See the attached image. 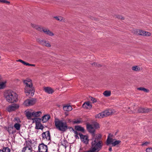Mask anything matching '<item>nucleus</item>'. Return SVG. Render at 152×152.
I'll use <instances>...</instances> for the list:
<instances>
[{
    "label": "nucleus",
    "mask_w": 152,
    "mask_h": 152,
    "mask_svg": "<svg viewBox=\"0 0 152 152\" xmlns=\"http://www.w3.org/2000/svg\"><path fill=\"white\" fill-rule=\"evenodd\" d=\"M101 135L98 134L96 136H94L92 138L91 149L94 152H98L100 150L103 145L102 141L100 140Z\"/></svg>",
    "instance_id": "f257e3e1"
},
{
    "label": "nucleus",
    "mask_w": 152,
    "mask_h": 152,
    "mask_svg": "<svg viewBox=\"0 0 152 152\" xmlns=\"http://www.w3.org/2000/svg\"><path fill=\"white\" fill-rule=\"evenodd\" d=\"M23 81L24 84L25 85V92L26 95L28 96L31 94V96H32L34 95V90L32 86V80L29 79L27 78Z\"/></svg>",
    "instance_id": "f03ea898"
},
{
    "label": "nucleus",
    "mask_w": 152,
    "mask_h": 152,
    "mask_svg": "<svg viewBox=\"0 0 152 152\" xmlns=\"http://www.w3.org/2000/svg\"><path fill=\"white\" fill-rule=\"evenodd\" d=\"M4 95L5 99L8 102L14 103L18 100L17 95L12 91H6L4 92Z\"/></svg>",
    "instance_id": "7ed1b4c3"
},
{
    "label": "nucleus",
    "mask_w": 152,
    "mask_h": 152,
    "mask_svg": "<svg viewBox=\"0 0 152 152\" xmlns=\"http://www.w3.org/2000/svg\"><path fill=\"white\" fill-rule=\"evenodd\" d=\"M55 123L56 129L60 131L64 132L68 129L66 123L63 121L56 119L55 120Z\"/></svg>",
    "instance_id": "20e7f679"
},
{
    "label": "nucleus",
    "mask_w": 152,
    "mask_h": 152,
    "mask_svg": "<svg viewBox=\"0 0 152 152\" xmlns=\"http://www.w3.org/2000/svg\"><path fill=\"white\" fill-rule=\"evenodd\" d=\"M115 113L113 110H109L104 111L95 115L96 118H102L103 117H107Z\"/></svg>",
    "instance_id": "39448f33"
},
{
    "label": "nucleus",
    "mask_w": 152,
    "mask_h": 152,
    "mask_svg": "<svg viewBox=\"0 0 152 152\" xmlns=\"http://www.w3.org/2000/svg\"><path fill=\"white\" fill-rule=\"evenodd\" d=\"M135 34L144 36H149L151 35V34L148 32L144 31L141 30L137 29L135 31Z\"/></svg>",
    "instance_id": "423d86ee"
},
{
    "label": "nucleus",
    "mask_w": 152,
    "mask_h": 152,
    "mask_svg": "<svg viewBox=\"0 0 152 152\" xmlns=\"http://www.w3.org/2000/svg\"><path fill=\"white\" fill-rule=\"evenodd\" d=\"M48 147L47 145H45L42 143L39 144L38 146L39 152H48Z\"/></svg>",
    "instance_id": "0eeeda50"
},
{
    "label": "nucleus",
    "mask_w": 152,
    "mask_h": 152,
    "mask_svg": "<svg viewBox=\"0 0 152 152\" xmlns=\"http://www.w3.org/2000/svg\"><path fill=\"white\" fill-rule=\"evenodd\" d=\"M36 102V99L32 98L30 99H27L25 100L24 103V105L27 106L32 105L34 104Z\"/></svg>",
    "instance_id": "6e6552de"
},
{
    "label": "nucleus",
    "mask_w": 152,
    "mask_h": 152,
    "mask_svg": "<svg viewBox=\"0 0 152 152\" xmlns=\"http://www.w3.org/2000/svg\"><path fill=\"white\" fill-rule=\"evenodd\" d=\"M19 105L17 104H12L8 106L7 108V110L9 112L14 111L19 108Z\"/></svg>",
    "instance_id": "1a4fd4ad"
},
{
    "label": "nucleus",
    "mask_w": 152,
    "mask_h": 152,
    "mask_svg": "<svg viewBox=\"0 0 152 152\" xmlns=\"http://www.w3.org/2000/svg\"><path fill=\"white\" fill-rule=\"evenodd\" d=\"M26 115L28 119H32L34 121V118H34L33 111L31 110L26 111Z\"/></svg>",
    "instance_id": "9d476101"
},
{
    "label": "nucleus",
    "mask_w": 152,
    "mask_h": 152,
    "mask_svg": "<svg viewBox=\"0 0 152 152\" xmlns=\"http://www.w3.org/2000/svg\"><path fill=\"white\" fill-rule=\"evenodd\" d=\"M40 31L42 32V31L45 34L48 35L49 36H53L54 35V34L48 28H40Z\"/></svg>",
    "instance_id": "9b49d317"
},
{
    "label": "nucleus",
    "mask_w": 152,
    "mask_h": 152,
    "mask_svg": "<svg viewBox=\"0 0 152 152\" xmlns=\"http://www.w3.org/2000/svg\"><path fill=\"white\" fill-rule=\"evenodd\" d=\"M79 135L82 142L86 144L88 143L89 139L87 136L83 135L81 133H79Z\"/></svg>",
    "instance_id": "f8f14e48"
},
{
    "label": "nucleus",
    "mask_w": 152,
    "mask_h": 152,
    "mask_svg": "<svg viewBox=\"0 0 152 152\" xmlns=\"http://www.w3.org/2000/svg\"><path fill=\"white\" fill-rule=\"evenodd\" d=\"M87 128L89 132L92 134L93 137L94 136H96L97 135L95 134L94 133L95 129L93 125L89 124H87Z\"/></svg>",
    "instance_id": "ddd939ff"
},
{
    "label": "nucleus",
    "mask_w": 152,
    "mask_h": 152,
    "mask_svg": "<svg viewBox=\"0 0 152 152\" xmlns=\"http://www.w3.org/2000/svg\"><path fill=\"white\" fill-rule=\"evenodd\" d=\"M39 118H34V121L36 122V127L35 128L37 129H43V126L42 124L38 122L39 120H40Z\"/></svg>",
    "instance_id": "4468645a"
},
{
    "label": "nucleus",
    "mask_w": 152,
    "mask_h": 152,
    "mask_svg": "<svg viewBox=\"0 0 152 152\" xmlns=\"http://www.w3.org/2000/svg\"><path fill=\"white\" fill-rule=\"evenodd\" d=\"M42 139L45 140H50V133L49 131H47L44 132L42 134Z\"/></svg>",
    "instance_id": "2eb2a0df"
},
{
    "label": "nucleus",
    "mask_w": 152,
    "mask_h": 152,
    "mask_svg": "<svg viewBox=\"0 0 152 152\" xmlns=\"http://www.w3.org/2000/svg\"><path fill=\"white\" fill-rule=\"evenodd\" d=\"M32 151L31 146L28 145L23 148L22 152H32Z\"/></svg>",
    "instance_id": "dca6fc26"
},
{
    "label": "nucleus",
    "mask_w": 152,
    "mask_h": 152,
    "mask_svg": "<svg viewBox=\"0 0 152 152\" xmlns=\"http://www.w3.org/2000/svg\"><path fill=\"white\" fill-rule=\"evenodd\" d=\"M149 111V109L148 108L145 109L142 107L138 108L137 111H135V112H136L138 113H148Z\"/></svg>",
    "instance_id": "f3484780"
},
{
    "label": "nucleus",
    "mask_w": 152,
    "mask_h": 152,
    "mask_svg": "<svg viewBox=\"0 0 152 152\" xmlns=\"http://www.w3.org/2000/svg\"><path fill=\"white\" fill-rule=\"evenodd\" d=\"M44 90L48 94H52L54 92L51 88L49 87H44Z\"/></svg>",
    "instance_id": "a211bd4d"
},
{
    "label": "nucleus",
    "mask_w": 152,
    "mask_h": 152,
    "mask_svg": "<svg viewBox=\"0 0 152 152\" xmlns=\"http://www.w3.org/2000/svg\"><path fill=\"white\" fill-rule=\"evenodd\" d=\"M83 107L86 109H90L92 107V105L89 102H85L83 105Z\"/></svg>",
    "instance_id": "6ab92c4d"
},
{
    "label": "nucleus",
    "mask_w": 152,
    "mask_h": 152,
    "mask_svg": "<svg viewBox=\"0 0 152 152\" xmlns=\"http://www.w3.org/2000/svg\"><path fill=\"white\" fill-rule=\"evenodd\" d=\"M50 118V115H46L42 117V120L43 123L46 122Z\"/></svg>",
    "instance_id": "aec40b11"
},
{
    "label": "nucleus",
    "mask_w": 152,
    "mask_h": 152,
    "mask_svg": "<svg viewBox=\"0 0 152 152\" xmlns=\"http://www.w3.org/2000/svg\"><path fill=\"white\" fill-rule=\"evenodd\" d=\"M17 61L20 62L21 63H22L23 64L26 65V66H35V65L34 64H29L28 63L26 62H25L21 59H19V60H18Z\"/></svg>",
    "instance_id": "412c9836"
},
{
    "label": "nucleus",
    "mask_w": 152,
    "mask_h": 152,
    "mask_svg": "<svg viewBox=\"0 0 152 152\" xmlns=\"http://www.w3.org/2000/svg\"><path fill=\"white\" fill-rule=\"evenodd\" d=\"M72 107L70 105H66L64 106L63 109L65 111H70L72 110Z\"/></svg>",
    "instance_id": "4be33fe9"
},
{
    "label": "nucleus",
    "mask_w": 152,
    "mask_h": 152,
    "mask_svg": "<svg viewBox=\"0 0 152 152\" xmlns=\"http://www.w3.org/2000/svg\"><path fill=\"white\" fill-rule=\"evenodd\" d=\"M56 20L59 21H64V18L61 16H56L53 17Z\"/></svg>",
    "instance_id": "5701e85b"
},
{
    "label": "nucleus",
    "mask_w": 152,
    "mask_h": 152,
    "mask_svg": "<svg viewBox=\"0 0 152 152\" xmlns=\"http://www.w3.org/2000/svg\"><path fill=\"white\" fill-rule=\"evenodd\" d=\"M43 46H45L48 47H50L51 46V45L49 42L47 41L46 40H45L43 45Z\"/></svg>",
    "instance_id": "b1692460"
},
{
    "label": "nucleus",
    "mask_w": 152,
    "mask_h": 152,
    "mask_svg": "<svg viewBox=\"0 0 152 152\" xmlns=\"http://www.w3.org/2000/svg\"><path fill=\"white\" fill-rule=\"evenodd\" d=\"M111 92L110 91H105L103 93V94L105 97H109L111 95Z\"/></svg>",
    "instance_id": "393cba45"
},
{
    "label": "nucleus",
    "mask_w": 152,
    "mask_h": 152,
    "mask_svg": "<svg viewBox=\"0 0 152 152\" xmlns=\"http://www.w3.org/2000/svg\"><path fill=\"white\" fill-rule=\"evenodd\" d=\"M34 118L39 116L42 114L41 111L34 112L33 111Z\"/></svg>",
    "instance_id": "a878e982"
},
{
    "label": "nucleus",
    "mask_w": 152,
    "mask_h": 152,
    "mask_svg": "<svg viewBox=\"0 0 152 152\" xmlns=\"http://www.w3.org/2000/svg\"><path fill=\"white\" fill-rule=\"evenodd\" d=\"M14 127L17 130H20L21 127L20 125L18 123H15L14 125Z\"/></svg>",
    "instance_id": "bb28decb"
},
{
    "label": "nucleus",
    "mask_w": 152,
    "mask_h": 152,
    "mask_svg": "<svg viewBox=\"0 0 152 152\" xmlns=\"http://www.w3.org/2000/svg\"><path fill=\"white\" fill-rule=\"evenodd\" d=\"M75 129L77 130V131H78L81 132H84V128L80 126H75Z\"/></svg>",
    "instance_id": "cd10ccee"
},
{
    "label": "nucleus",
    "mask_w": 152,
    "mask_h": 152,
    "mask_svg": "<svg viewBox=\"0 0 152 152\" xmlns=\"http://www.w3.org/2000/svg\"><path fill=\"white\" fill-rule=\"evenodd\" d=\"M45 40L43 39L38 38L37 39L36 41L39 44L42 45Z\"/></svg>",
    "instance_id": "c85d7f7f"
},
{
    "label": "nucleus",
    "mask_w": 152,
    "mask_h": 152,
    "mask_svg": "<svg viewBox=\"0 0 152 152\" xmlns=\"http://www.w3.org/2000/svg\"><path fill=\"white\" fill-rule=\"evenodd\" d=\"M138 90L143 91L145 92H148L149 90L143 87H140L137 88Z\"/></svg>",
    "instance_id": "c756f323"
},
{
    "label": "nucleus",
    "mask_w": 152,
    "mask_h": 152,
    "mask_svg": "<svg viewBox=\"0 0 152 152\" xmlns=\"http://www.w3.org/2000/svg\"><path fill=\"white\" fill-rule=\"evenodd\" d=\"M113 142V140L111 138H110L108 137L107 140V145H108L110 144H112V143Z\"/></svg>",
    "instance_id": "7c9ffc66"
},
{
    "label": "nucleus",
    "mask_w": 152,
    "mask_h": 152,
    "mask_svg": "<svg viewBox=\"0 0 152 152\" xmlns=\"http://www.w3.org/2000/svg\"><path fill=\"white\" fill-rule=\"evenodd\" d=\"M6 83V81L0 82V89H3L4 88Z\"/></svg>",
    "instance_id": "2f4dec72"
},
{
    "label": "nucleus",
    "mask_w": 152,
    "mask_h": 152,
    "mask_svg": "<svg viewBox=\"0 0 152 152\" xmlns=\"http://www.w3.org/2000/svg\"><path fill=\"white\" fill-rule=\"evenodd\" d=\"M132 69L134 71H139L140 70V68L138 66H134L132 67Z\"/></svg>",
    "instance_id": "473e14b6"
},
{
    "label": "nucleus",
    "mask_w": 152,
    "mask_h": 152,
    "mask_svg": "<svg viewBox=\"0 0 152 152\" xmlns=\"http://www.w3.org/2000/svg\"><path fill=\"white\" fill-rule=\"evenodd\" d=\"M31 26L33 28H35L36 29L40 31V28H41L39 26H36L35 24H31Z\"/></svg>",
    "instance_id": "72a5a7b5"
},
{
    "label": "nucleus",
    "mask_w": 152,
    "mask_h": 152,
    "mask_svg": "<svg viewBox=\"0 0 152 152\" xmlns=\"http://www.w3.org/2000/svg\"><path fill=\"white\" fill-rule=\"evenodd\" d=\"M3 152H10V150L8 147L4 148L2 150Z\"/></svg>",
    "instance_id": "f704fd0d"
},
{
    "label": "nucleus",
    "mask_w": 152,
    "mask_h": 152,
    "mask_svg": "<svg viewBox=\"0 0 152 152\" xmlns=\"http://www.w3.org/2000/svg\"><path fill=\"white\" fill-rule=\"evenodd\" d=\"M121 142V141L120 140H116L112 143V145L113 146H115L119 144Z\"/></svg>",
    "instance_id": "c9c22d12"
},
{
    "label": "nucleus",
    "mask_w": 152,
    "mask_h": 152,
    "mask_svg": "<svg viewBox=\"0 0 152 152\" xmlns=\"http://www.w3.org/2000/svg\"><path fill=\"white\" fill-rule=\"evenodd\" d=\"M0 3H6L7 4H9L10 3L9 1L5 0H0Z\"/></svg>",
    "instance_id": "e433bc0d"
},
{
    "label": "nucleus",
    "mask_w": 152,
    "mask_h": 152,
    "mask_svg": "<svg viewBox=\"0 0 152 152\" xmlns=\"http://www.w3.org/2000/svg\"><path fill=\"white\" fill-rule=\"evenodd\" d=\"M92 125H93V126L95 129L99 128V124L97 123H95Z\"/></svg>",
    "instance_id": "4c0bfd02"
},
{
    "label": "nucleus",
    "mask_w": 152,
    "mask_h": 152,
    "mask_svg": "<svg viewBox=\"0 0 152 152\" xmlns=\"http://www.w3.org/2000/svg\"><path fill=\"white\" fill-rule=\"evenodd\" d=\"M89 99L91 100L93 103L95 102H96V100L95 98H93L91 96L89 97Z\"/></svg>",
    "instance_id": "58836bf2"
},
{
    "label": "nucleus",
    "mask_w": 152,
    "mask_h": 152,
    "mask_svg": "<svg viewBox=\"0 0 152 152\" xmlns=\"http://www.w3.org/2000/svg\"><path fill=\"white\" fill-rule=\"evenodd\" d=\"M75 136L76 138L79 139V137H78V134L79 135V133H79L78 132H77V131H75Z\"/></svg>",
    "instance_id": "ea45409f"
},
{
    "label": "nucleus",
    "mask_w": 152,
    "mask_h": 152,
    "mask_svg": "<svg viewBox=\"0 0 152 152\" xmlns=\"http://www.w3.org/2000/svg\"><path fill=\"white\" fill-rule=\"evenodd\" d=\"M81 121L79 119L75 120L73 121V123L74 124H80L81 123Z\"/></svg>",
    "instance_id": "a19ab883"
},
{
    "label": "nucleus",
    "mask_w": 152,
    "mask_h": 152,
    "mask_svg": "<svg viewBox=\"0 0 152 152\" xmlns=\"http://www.w3.org/2000/svg\"><path fill=\"white\" fill-rule=\"evenodd\" d=\"M146 152H152V148H147L146 150Z\"/></svg>",
    "instance_id": "79ce46f5"
},
{
    "label": "nucleus",
    "mask_w": 152,
    "mask_h": 152,
    "mask_svg": "<svg viewBox=\"0 0 152 152\" xmlns=\"http://www.w3.org/2000/svg\"><path fill=\"white\" fill-rule=\"evenodd\" d=\"M92 65L93 64H94V65L95 66H96L98 67H100L101 66V65L100 64H97V63H94L93 64H92Z\"/></svg>",
    "instance_id": "37998d69"
},
{
    "label": "nucleus",
    "mask_w": 152,
    "mask_h": 152,
    "mask_svg": "<svg viewBox=\"0 0 152 152\" xmlns=\"http://www.w3.org/2000/svg\"><path fill=\"white\" fill-rule=\"evenodd\" d=\"M14 121H17L18 123L20 122V119L18 118H15L14 119Z\"/></svg>",
    "instance_id": "c03bdc74"
},
{
    "label": "nucleus",
    "mask_w": 152,
    "mask_h": 152,
    "mask_svg": "<svg viewBox=\"0 0 152 152\" xmlns=\"http://www.w3.org/2000/svg\"><path fill=\"white\" fill-rule=\"evenodd\" d=\"M117 18L119 19H121L123 20L124 19V17H123L121 15H118L117 17Z\"/></svg>",
    "instance_id": "a18cd8bd"
},
{
    "label": "nucleus",
    "mask_w": 152,
    "mask_h": 152,
    "mask_svg": "<svg viewBox=\"0 0 152 152\" xmlns=\"http://www.w3.org/2000/svg\"><path fill=\"white\" fill-rule=\"evenodd\" d=\"M148 142H146L142 144V145L143 146L146 145L148 144Z\"/></svg>",
    "instance_id": "49530a36"
},
{
    "label": "nucleus",
    "mask_w": 152,
    "mask_h": 152,
    "mask_svg": "<svg viewBox=\"0 0 152 152\" xmlns=\"http://www.w3.org/2000/svg\"><path fill=\"white\" fill-rule=\"evenodd\" d=\"M109 151H112V149L111 147H110L109 148Z\"/></svg>",
    "instance_id": "de8ad7c7"
},
{
    "label": "nucleus",
    "mask_w": 152,
    "mask_h": 152,
    "mask_svg": "<svg viewBox=\"0 0 152 152\" xmlns=\"http://www.w3.org/2000/svg\"><path fill=\"white\" fill-rule=\"evenodd\" d=\"M7 131H8V132L10 133V130H9V128H8L7 129Z\"/></svg>",
    "instance_id": "09e8293b"
},
{
    "label": "nucleus",
    "mask_w": 152,
    "mask_h": 152,
    "mask_svg": "<svg viewBox=\"0 0 152 152\" xmlns=\"http://www.w3.org/2000/svg\"><path fill=\"white\" fill-rule=\"evenodd\" d=\"M65 114L66 115V116H67L68 115V114L67 113H65Z\"/></svg>",
    "instance_id": "8fccbe9b"
},
{
    "label": "nucleus",
    "mask_w": 152,
    "mask_h": 152,
    "mask_svg": "<svg viewBox=\"0 0 152 152\" xmlns=\"http://www.w3.org/2000/svg\"><path fill=\"white\" fill-rule=\"evenodd\" d=\"M0 152H3V151H2V150L0 149Z\"/></svg>",
    "instance_id": "3c124183"
},
{
    "label": "nucleus",
    "mask_w": 152,
    "mask_h": 152,
    "mask_svg": "<svg viewBox=\"0 0 152 152\" xmlns=\"http://www.w3.org/2000/svg\"><path fill=\"white\" fill-rule=\"evenodd\" d=\"M1 76H0V80H1Z\"/></svg>",
    "instance_id": "603ef678"
},
{
    "label": "nucleus",
    "mask_w": 152,
    "mask_h": 152,
    "mask_svg": "<svg viewBox=\"0 0 152 152\" xmlns=\"http://www.w3.org/2000/svg\"><path fill=\"white\" fill-rule=\"evenodd\" d=\"M128 112H129V113H131V112H130L129 111H128Z\"/></svg>",
    "instance_id": "864d4df0"
}]
</instances>
